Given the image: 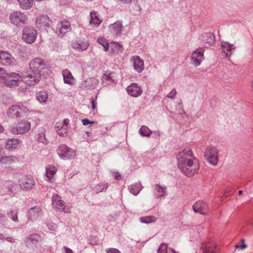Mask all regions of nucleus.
I'll return each mask as SVG.
<instances>
[{"label": "nucleus", "mask_w": 253, "mask_h": 253, "mask_svg": "<svg viewBox=\"0 0 253 253\" xmlns=\"http://www.w3.org/2000/svg\"><path fill=\"white\" fill-rule=\"evenodd\" d=\"M176 159L178 169L186 176L192 177L198 173L200 163L191 149H184L179 152Z\"/></svg>", "instance_id": "1"}, {"label": "nucleus", "mask_w": 253, "mask_h": 253, "mask_svg": "<svg viewBox=\"0 0 253 253\" xmlns=\"http://www.w3.org/2000/svg\"><path fill=\"white\" fill-rule=\"evenodd\" d=\"M32 111L23 105H12L7 111L9 118H17L19 117H27Z\"/></svg>", "instance_id": "2"}, {"label": "nucleus", "mask_w": 253, "mask_h": 253, "mask_svg": "<svg viewBox=\"0 0 253 253\" xmlns=\"http://www.w3.org/2000/svg\"><path fill=\"white\" fill-rule=\"evenodd\" d=\"M22 77L17 73L12 72L10 74H6L4 78V84L9 87H15L20 84L22 81Z\"/></svg>", "instance_id": "3"}, {"label": "nucleus", "mask_w": 253, "mask_h": 253, "mask_svg": "<svg viewBox=\"0 0 253 253\" xmlns=\"http://www.w3.org/2000/svg\"><path fill=\"white\" fill-rule=\"evenodd\" d=\"M57 152L59 157L65 160L72 159L76 156V151L65 144L59 145Z\"/></svg>", "instance_id": "4"}, {"label": "nucleus", "mask_w": 253, "mask_h": 253, "mask_svg": "<svg viewBox=\"0 0 253 253\" xmlns=\"http://www.w3.org/2000/svg\"><path fill=\"white\" fill-rule=\"evenodd\" d=\"M205 158L210 164L216 166L219 161L218 149L214 147H208L205 152Z\"/></svg>", "instance_id": "5"}, {"label": "nucleus", "mask_w": 253, "mask_h": 253, "mask_svg": "<svg viewBox=\"0 0 253 253\" xmlns=\"http://www.w3.org/2000/svg\"><path fill=\"white\" fill-rule=\"evenodd\" d=\"M35 184L34 178L31 175H23L19 180V185L21 189L24 191L31 190Z\"/></svg>", "instance_id": "6"}, {"label": "nucleus", "mask_w": 253, "mask_h": 253, "mask_svg": "<svg viewBox=\"0 0 253 253\" xmlns=\"http://www.w3.org/2000/svg\"><path fill=\"white\" fill-rule=\"evenodd\" d=\"M9 19L11 23L17 27L23 26L27 21L26 15L20 11H15L10 14Z\"/></svg>", "instance_id": "7"}, {"label": "nucleus", "mask_w": 253, "mask_h": 253, "mask_svg": "<svg viewBox=\"0 0 253 253\" xmlns=\"http://www.w3.org/2000/svg\"><path fill=\"white\" fill-rule=\"evenodd\" d=\"M37 36V32L35 29L29 27H26L23 30L22 38L25 42L31 44L35 42Z\"/></svg>", "instance_id": "8"}, {"label": "nucleus", "mask_w": 253, "mask_h": 253, "mask_svg": "<svg viewBox=\"0 0 253 253\" xmlns=\"http://www.w3.org/2000/svg\"><path fill=\"white\" fill-rule=\"evenodd\" d=\"M31 129V124L27 121L22 120L15 127L10 128V132L13 134H24Z\"/></svg>", "instance_id": "9"}, {"label": "nucleus", "mask_w": 253, "mask_h": 253, "mask_svg": "<svg viewBox=\"0 0 253 253\" xmlns=\"http://www.w3.org/2000/svg\"><path fill=\"white\" fill-rule=\"evenodd\" d=\"M29 67L33 73L41 74L42 70L45 68V64L42 58H35L31 61Z\"/></svg>", "instance_id": "10"}, {"label": "nucleus", "mask_w": 253, "mask_h": 253, "mask_svg": "<svg viewBox=\"0 0 253 253\" xmlns=\"http://www.w3.org/2000/svg\"><path fill=\"white\" fill-rule=\"evenodd\" d=\"M52 205L53 208L57 211L68 212L67 211H65V202L61 200V197L57 194L52 196Z\"/></svg>", "instance_id": "11"}, {"label": "nucleus", "mask_w": 253, "mask_h": 253, "mask_svg": "<svg viewBox=\"0 0 253 253\" xmlns=\"http://www.w3.org/2000/svg\"><path fill=\"white\" fill-rule=\"evenodd\" d=\"M51 23V20L47 15L40 16L36 20L37 27L42 30H45L47 28H49Z\"/></svg>", "instance_id": "12"}, {"label": "nucleus", "mask_w": 253, "mask_h": 253, "mask_svg": "<svg viewBox=\"0 0 253 253\" xmlns=\"http://www.w3.org/2000/svg\"><path fill=\"white\" fill-rule=\"evenodd\" d=\"M195 212H198L203 215H207L209 211V206L205 202L199 201L196 202L192 206Z\"/></svg>", "instance_id": "13"}, {"label": "nucleus", "mask_w": 253, "mask_h": 253, "mask_svg": "<svg viewBox=\"0 0 253 253\" xmlns=\"http://www.w3.org/2000/svg\"><path fill=\"white\" fill-rule=\"evenodd\" d=\"M204 49L200 48L196 49L192 54L191 59L193 64L195 66L200 65L202 61L204 59Z\"/></svg>", "instance_id": "14"}, {"label": "nucleus", "mask_w": 253, "mask_h": 253, "mask_svg": "<svg viewBox=\"0 0 253 253\" xmlns=\"http://www.w3.org/2000/svg\"><path fill=\"white\" fill-rule=\"evenodd\" d=\"M25 83L29 85H35L37 84L41 79V74L37 73H31L27 74L24 78Z\"/></svg>", "instance_id": "15"}, {"label": "nucleus", "mask_w": 253, "mask_h": 253, "mask_svg": "<svg viewBox=\"0 0 253 253\" xmlns=\"http://www.w3.org/2000/svg\"><path fill=\"white\" fill-rule=\"evenodd\" d=\"M102 84L104 86H107L116 84V75L115 73H105L101 77Z\"/></svg>", "instance_id": "16"}, {"label": "nucleus", "mask_w": 253, "mask_h": 253, "mask_svg": "<svg viewBox=\"0 0 253 253\" xmlns=\"http://www.w3.org/2000/svg\"><path fill=\"white\" fill-rule=\"evenodd\" d=\"M130 62L132 64L134 69L138 73L144 70V62L141 58L137 55L133 56L130 59Z\"/></svg>", "instance_id": "17"}, {"label": "nucleus", "mask_w": 253, "mask_h": 253, "mask_svg": "<svg viewBox=\"0 0 253 253\" xmlns=\"http://www.w3.org/2000/svg\"><path fill=\"white\" fill-rule=\"evenodd\" d=\"M14 58L6 51H0V64L4 66H10L14 63Z\"/></svg>", "instance_id": "18"}, {"label": "nucleus", "mask_w": 253, "mask_h": 253, "mask_svg": "<svg viewBox=\"0 0 253 253\" xmlns=\"http://www.w3.org/2000/svg\"><path fill=\"white\" fill-rule=\"evenodd\" d=\"M128 94L134 97H137L140 96L142 93V89L135 83H132L126 88Z\"/></svg>", "instance_id": "19"}, {"label": "nucleus", "mask_w": 253, "mask_h": 253, "mask_svg": "<svg viewBox=\"0 0 253 253\" xmlns=\"http://www.w3.org/2000/svg\"><path fill=\"white\" fill-rule=\"evenodd\" d=\"M59 34L64 35L71 30V24L68 21H62L58 22L56 29Z\"/></svg>", "instance_id": "20"}, {"label": "nucleus", "mask_w": 253, "mask_h": 253, "mask_svg": "<svg viewBox=\"0 0 253 253\" xmlns=\"http://www.w3.org/2000/svg\"><path fill=\"white\" fill-rule=\"evenodd\" d=\"M42 211L40 207H34L31 208L28 212V219L31 220H34L42 217Z\"/></svg>", "instance_id": "21"}, {"label": "nucleus", "mask_w": 253, "mask_h": 253, "mask_svg": "<svg viewBox=\"0 0 253 253\" xmlns=\"http://www.w3.org/2000/svg\"><path fill=\"white\" fill-rule=\"evenodd\" d=\"M98 84V81L94 78H90L84 81L81 84V87L84 89L92 90L96 87Z\"/></svg>", "instance_id": "22"}, {"label": "nucleus", "mask_w": 253, "mask_h": 253, "mask_svg": "<svg viewBox=\"0 0 253 253\" xmlns=\"http://www.w3.org/2000/svg\"><path fill=\"white\" fill-rule=\"evenodd\" d=\"M57 171V168L53 165H47L46 167L45 180L52 183L54 181V176Z\"/></svg>", "instance_id": "23"}, {"label": "nucleus", "mask_w": 253, "mask_h": 253, "mask_svg": "<svg viewBox=\"0 0 253 253\" xmlns=\"http://www.w3.org/2000/svg\"><path fill=\"white\" fill-rule=\"evenodd\" d=\"M62 74L63 77L64 82L70 85H73L76 84V81L72 75L71 72L68 69L62 71Z\"/></svg>", "instance_id": "24"}, {"label": "nucleus", "mask_w": 253, "mask_h": 253, "mask_svg": "<svg viewBox=\"0 0 253 253\" xmlns=\"http://www.w3.org/2000/svg\"><path fill=\"white\" fill-rule=\"evenodd\" d=\"M42 240L41 237L38 234H34L29 236L26 240V245L28 247H37L38 244Z\"/></svg>", "instance_id": "25"}, {"label": "nucleus", "mask_w": 253, "mask_h": 253, "mask_svg": "<svg viewBox=\"0 0 253 253\" xmlns=\"http://www.w3.org/2000/svg\"><path fill=\"white\" fill-rule=\"evenodd\" d=\"M221 47L225 54L227 57H230L232 54V52L235 50L236 46L226 41L221 42Z\"/></svg>", "instance_id": "26"}, {"label": "nucleus", "mask_w": 253, "mask_h": 253, "mask_svg": "<svg viewBox=\"0 0 253 253\" xmlns=\"http://www.w3.org/2000/svg\"><path fill=\"white\" fill-rule=\"evenodd\" d=\"M90 20L89 25L93 27H97L102 22L100 19L99 14L95 11H91L90 12Z\"/></svg>", "instance_id": "27"}, {"label": "nucleus", "mask_w": 253, "mask_h": 253, "mask_svg": "<svg viewBox=\"0 0 253 253\" xmlns=\"http://www.w3.org/2000/svg\"><path fill=\"white\" fill-rule=\"evenodd\" d=\"M73 47L79 51H85L89 46V43L86 40H79L73 42Z\"/></svg>", "instance_id": "28"}, {"label": "nucleus", "mask_w": 253, "mask_h": 253, "mask_svg": "<svg viewBox=\"0 0 253 253\" xmlns=\"http://www.w3.org/2000/svg\"><path fill=\"white\" fill-rule=\"evenodd\" d=\"M204 47L208 48L212 45L214 42V36L211 33H205L203 36Z\"/></svg>", "instance_id": "29"}, {"label": "nucleus", "mask_w": 253, "mask_h": 253, "mask_svg": "<svg viewBox=\"0 0 253 253\" xmlns=\"http://www.w3.org/2000/svg\"><path fill=\"white\" fill-rule=\"evenodd\" d=\"M217 246L213 243L204 244L201 246L203 253H216Z\"/></svg>", "instance_id": "30"}, {"label": "nucleus", "mask_w": 253, "mask_h": 253, "mask_svg": "<svg viewBox=\"0 0 253 253\" xmlns=\"http://www.w3.org/2000/svg\"><path fill=\"white\" fill-rule=\"evenodd\" d=\"M123 28L122 22L117 21L109 26L110 31L115 35L121 34Z\"/></svg>", "instance_id": "31"}, {"label": "nucleus", "mask_w": 253, "mask_h": 253, "mask_svg": "<svg viewBox=\"0 0 253 253\" xmlns=\"http://www.w3.org/2000/svg\"><path fill=\"white\" fill-rule=\"evenodd\" d=\"M17 161V158L14 156H5L0 158V163L3 165H10Z\"/></svg>", "instance_id": "32"}, {"label": "nucleus", "mask_w": 253, "mask_h": 253, "mask_svg": "<svg viewBox=\"0 0 253 253\" xmlns=\"http://www.w3.org/2000/svg\"><path fill=\"white\" fill-rule=\"evenodd\" d=\"M69 123V120L68 119H64V124L63 126L56 130L57 133L60 136H65L67 135L68 132V125Z\"/></svg>", "instance_id": "33"}, {"label": "nucleus", "mask_w": 253, "mask_h": 253, "mask_svg": "<svg viewBox=\"0 0 253 253\" xmlns=\"http://www.w3.org/2000/svg\"><path fill=\"white\" fill-rule=\"evenodd\" d=\"M19 143V140L18 139H8L6 141L5 147L7 149H14L17 147Z\"/></svg>", "instance_id": "34"}, {"label": "nucleus", "mask_w": 253, "mask_h": 253, "mask_svg": "<svg viewBox=\"0 0 253 253\" xmlns=\"http://www.w3.org/2000/svg\"><path fill=\"white\" fill-rule=\"evenodd\" d=\"M141 185L140 182L130 185L128 187L129 192L134 195H137L141 190Z\"/></svg>", "instance_id": "35"}, {"label": "nucleus", "mask_w": 253, "mask_h": 253, "mask_svg": "<svg viewBox=\"0 0 253 253\" xmlns=\"http://www.w3.org/2000/svg\"><path fill=\"white\" fill-rule=\"evenodd\" d=\"M36 97L40 103H45L48 99V94L46 91H41L37 93Z\"/></svg>", "instance_id": "36"}, {"label": "nucleus", "mask_w": 253, "mask_h": 253, "mask_svg": "<svg viewBox=\"0 0 253 253\" xmlns=\"http://www.w3.org/2000/svg\"><path fill=\"white\" fill-rule=\"evenodd\" d=\"M18 209L17 208H14L11 209L9 211H7V215L8 216L11 218L14 222H18Z\"/></svg>", "instance_id": "37"}, {"label": "nucleus", "mask_w": 253, "mask_h": 253, "mask_svg": "<svg viewBox=\"0 0 253 253\" xmlns=\"http://www.w3.org/2000/svg\"><path fill=\"white\" fill-rule=\"evenodd\" d=\"M157 218L153 215L142 216L139 220L142 223L149 224L156 221Z\"/></svg>", "instance_id": "38"}, {"label": "nucleus", "mask_w": 253, "mask_h": 253, "mask_svg": "<svg viewBox=\"0 0 253 253\" xmlns=\"http://www.w3.org/2000/svg\"><path fill=\"white\" fill-rule=\"evenodd\" d=\"M156 195L157 197H163L166 194V188L156 185L155 188Z\"/></svg>", "instance_id": "39"}, {"label": "nucleus", "mask_w": 253, "mask_h": 253, "mask_svg": "<svg viewBox=\"0 0 253 253\" xmlns=\"http://www.w3.org/2000/svg\"><path fill=\"white\" fill-rule=\"evenodd\" d=\"M139 131L142 136L149 137L152 134V131L145 126H142Z\"/></svg>", "instance_id": "40"}, {"label": "nucleus", "mask_w": 253, "mask_h": 253, "mask_svg": "<svg viewBox=\"0 0 253 253\" xmlns=\"http://www.w3.org/2000/svg\"><path fill=\"white\" fill-rule=\"evenodd\" d=\"M97 42L102 45L105 51H108L109 48V43L104 38H99L98 39Z\"/></svg>", "instance_id": "41"}, {"label": "nucleus", "mask_w": 253, "mask_h": 253, "mask_svg": "<svg viewBox=\"0 0 253 253\" xmlns=\"http://www.w3.org/2000/svg\"><path fill=\"white\" fill-rule=\"evenodd\" d=\"M108 187V185L107 183L98 184L95 187L94 190L96 193H99L104 190H106Z\"/></svg>", "instance_id": "42"}, {"label": "nucleus", "mask_w": 253, "mask_h": 253, "mask_svg": "<svg viewBox=\"0 0 253 253\" xmlns=\"http://www.w3.org/2000/svg\"><path fill=\"white\" fill-rule=\"evenodd\" d=\"M158 253H167L168 246L165 243H162L158 249Z\"/></svg>", "instance_id": "43"}, {"label": "nucleus", "mask_w": 253, "mask_h": 253, "mask_svg": "<svg viewBox=\"0 0 253 253\" xmlns=\"http://www.w3.org/2000/svg\"><path fill=\"white\" fill-rule=\"evenodd\" d=\"M7 186L10 193L16 192L18 188L17 184L14 183L9 184Z\"/></svg>", "instance_id": "44"}, {"label": "nucleus", "mask_w": 253, "mask_h": 253, "mask_svg": "<svg viewBox=\"0 0 253 253\" xmlns=\"http://www.w3.org/2000/svg\"><path fill=\"white\" fill-rule=\"evenodd\" d=\"M0 240H5L9 243H12L14 242V239L12 237H5V236L2 234H0Z\"/></svg>", "instance_id": "45"}, {"label": "nucleus", "mask_w": 253, "mask_h": 253, "mask_svg": "<svg viewBox=\"0 0 253 253\" xmlns=\"http://www.w3.org/2000/svg\"><path fill=\"white\" fill-rule=\"evenodd\" d=\"M176 93H177V92H176L175 89L173 88L167 95V97L173 99L174 98L175 96L176 95Z\"/></svg>", "instance_id": "46"}, {"label": "nucleus", "mask_w": 253, "mask_h": 253, "mask_svg": "<svg viewBox=\"0 0 253 253\" xmlns=\"http://www.w3.org/2000/svg\"><path fill=\"white\" fill-rule=\"evenodd\" d=\"M105 251L107 253H121L119 250L115 248L106 249Z\"/></svg>", "instance_id": "47"}, {"label": "nucleus", "mask_w": 253, "mask_h": 253, "mask_svg": "<svg viewBox=\"0 0 253 253\" xmlns=\"http://www.w3.org/2000/svg\"><path fill=\"white\" fill-rule=\"evenodd\" d=\"M6 75V73L5 71L3 69L0 68V80L3 79L4 80V78Z\"/></svg>", "instance_id": "48"}, {"label": "nucleus", "mask_w": 253, "mask_h": 253, "mask_svg": "<svg viewBox=\"0 0 253 253\" xmlns=\"http://www.w3.org/2000/svg\"><path fill=\"white\" fill-rule=\"evenodd\" d=\"M82 122L84 126H86L89 124H94V122L90 121L87 119H84L82 120Z\"/></svg>", "instance_id": "49"}, {"label": "nucleus", "mask_w": 253, "mask_h": 253, "mask_svg": "<svg viewBox=\"0 0 253 253\" xmlns=\"http://www.w3.org/2000/svg\"><path fill=\"white\" fill-rule=\"evenodd\" d=\"M63 125H64V120L62 122H58L56 124V125H55V128H56V130L58 128H61L62 126H63Z\"/></svg>", "instance_id": "50"}, {"label": "nucleus", "mask_w": 253, "mask_h": 253, "mask_svg": "<svg viewBox=\"0 0 253 253\" xmlns=\"http://www.w3.org/2000/svg\"><path fill=\"white\" fill-rule=\"evenodd\" d=\"M91 108L93 110H94L96 109V101L94 99H92L91 101Z\"/></svg>", "instance_id": "51"}, {"label": "nucleus", "mask_w": 253, "mask_h": 253, "mask_svg": "<svg viewBox=\"0 0 253 253\" xmlns=\"http://www.w3.org/2000/svg\"><path fill=\"white\" fill-rule=\"evenodd\" d=\"M246 247H247V246H246V245L245 244H243L241 245H235V248H239V249H244L246 248Z\"/></svg>", "instance_id": "52"}, {"label": "nucleus", "mask_w": 253, "mask_h": 253, "mask_svg": "<svg viewBox=\"0 0 253 253\" xmlns=\"http://www.w3.org/2000/svg\"><path fill=\"white\" fill-rule=\"evenodd\" d=\"M114 176L115 179L118 180L121 177V175L119 172H115L114 173Z\"/></svg>", "instance_id": "53"}, {"label": "nucleus", "mask_w": 253, "mask_h": 253, "mask_svg": "<svg viewBox=\"0 0 253 253\" xmlns=\"http://www.w3.org/2000/svg\"><path fill=\"white\" fill-rule=\"evenodd\" d=\"M119 0L124 4L129 3L132 1V0Z\"/></svg>", "instance_id": "54"}, {"label": "nucleus", "mask_w": 253, "mask_h": 253, "mask_svg": "<svg viewBox=\"0 0 253 253\" xmlns=\"http://www.w3.org/2000/svg\"><path fill=\"white\" fill-rule=\"evenodd\" d=\"M65 251L66 253H73L72 250L67 247H65Z\"/></svg>", "instance_id": "55"}, {"label": "nucleus", "mask_w": 253, "mask_h": 253, "mask_svg": "<svg viewBox=\"0 0 253 253\" xmlns=\"http://www.w3.org/2000/svg\"><path fill=\"white\" fill-rule=\"evenodd\" d=\"M5 218L4 214L0 213V222L3 221Z\"/></svg>", "instance_id": "56"}, {"label": "nucleus", "mask_w": 253, "mask_h": 253, "mask_svg": "<svg viewBox=\"0 0 253 253\" xmlns=\"http://www.w3.org/2000/svg\"><path fill=\"white\" fill-rule=\"evenodd\" d=\"M169 253H177L172 249H169Z\"/></svg>", "instance_id": "57"}, {"label": "nucleus", "mask_w": 253, "mask_h": 253, "mask_svg": "<svg viewBox=\"0 0 253 253\" xmlns=\"http://www.w3.org/2000/svg\"><path fill=\"white\" fill-rule=\"evenodd\" d=\"M3 130V128L1 126H0V133L2 132Z\"/></svg>", "instance_id": "58"}, {"label": "nucleus", "mask_w": 253, "mask_h": 253, "mask_svg": "<svg viewBox=\"0 0 253 253\" xmlns=\"http://www.w3.org/2000/svg\"><path fill=\"white\" fill-rule=\"evenodd\" d=\"M242 193H243V191L242 190H239L238 191V194L239 195H241V194H242Z\"/></svg>", "instance_id": "59"}, {"label": "nucleus", "mask_w": 253, "mask_h": 253, "mask_svg": "<svg viewBox=\"0 0 253 253\" xmlns=\"http://www.w3.org/2000/svg\"><path fill=\"white\" fill-rule=\"evenodd\" d=\"M26 89H27V87H24V88H22V91H25Z\"/></svg>", "instance_id": "60"}, {"label": "nucleus", "mask_w": 253, "mask_h": 253, "mask_svg": "<svg viewBox=\"0 0 253 253\" xmlns=\"http://www.w3.org/2000/svg\"><path fill=\"white\" fill-rule=\"evenodd\" d=\"M86 134H87V135L88 136H89L90 132H89V131H87V132H86Z\"/></svg>", "instance_id": "61"}, {"label": "nucleus", "mask_w": 253, "mask_h": 253, "mask_svg": "<svg viewBox=\"0 0 253 253\" xmlns=\"http://www.w3.org/2000/svg\"><path fill=\"white\" fill-rule=\"evenodd\" d=\"M224 195L225 196H226H226H227V195H226V193H225V194H224Z\"/></svg>", "instance_id": "62"}]
</instances>
